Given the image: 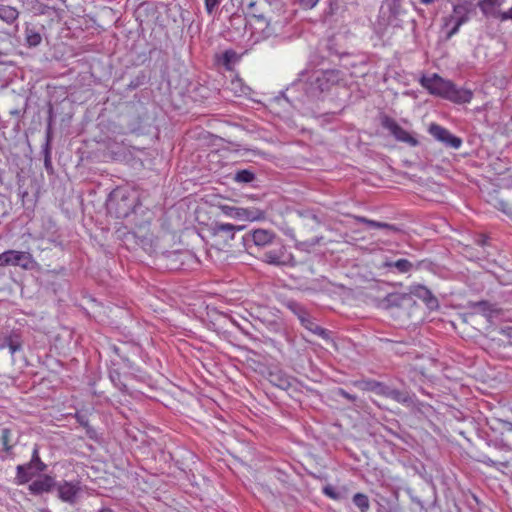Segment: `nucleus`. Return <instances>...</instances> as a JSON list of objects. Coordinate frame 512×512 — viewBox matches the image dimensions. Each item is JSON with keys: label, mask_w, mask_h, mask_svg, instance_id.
Here are the masks:
<instances>
[{"label": "nucleus", "mask_w": 512, "mask_h": 512, "mask_svg": "<svg viewBox=\"0 0 512 512\" xmlns=\"http://www.w3.org/2000/svg\"><path fill=\"white\" fill-rule=\"evenodd\" d=\"M344 79L345 74L339 69H318L309 73L302 72L293 86L301 89L308 101H317Z\"/></svg>", "instance_id": "obj_1"}, {"label": "nucleus", "mask_w": 512, "mask_h": 512, "mask_svg": "<svg viewBox=\"0 0 512 512\" xmlns=\"http://www.w3.org/2000/svg\"><path fill=\"white\" fill-rule=\"evenodd\" d=\"M419 83L429 94L457 105L470 103L474 95L471 89L460 87L437 73L423 75Z\"/></svg>", "instance_id": "obj_2"}, {"label": "nucleus", "mask_w": 512, "mask_h": 512, "mask_svg": "<svg viewBox=\"0 0 512 512\" xmlns=\"http://www.w3.org/2000/svg\"><path fill=\"white\" fill-rule=\"evenodd\" d=\"M138 198L125 187L113 189L105 202L107 212L118 219H124L134 212Z\"/></svg>", "instance_id": "obj_3"}, {"label": "nucleus", "mask_w": 512, "mask_h": 512, "mask_svg": "<svg viewBox=\"0 0 512 512\" xmlns=\"http://www.w3.org/2000/svg\"><path fill=\"white\" fill-rule=\"evenodd\" d=\"M24 11L32 13L33 18L45 15L50 22L61 23L65 16V10L60 6L64 0H18Z\"/></svg>", "instance_id": "obj_4"}, {"label": "nucleus", "mask_w": 512, "mask_h": 512, "mask_svg": "<svg viewBox=\"0 0 512 512\" xmlns=\"http://www.w3.org/2000/svg\"><path fill=\"white\" fill-rule=\"evenodd\" d=\"M487 444L489 447H494L501 453L494 455L493 457L487 454H481L479 461L487 466L506 470L507 473L512 474V450L509 445L504 443L503 440L498 439H490Z\"/></svg>", "instance_id": "obj_5"}, {"label": "nucleus", "mask_w": 512, "mask_h": 512, "mask_svg": "<svg viewBox=\"0 0 512 512\" xmlns=\"http://www.w3.org/2000/svg\"><path fill=\"white\" fill-rule=\"evenodd\" d=\"M260 259L262 262L276 267H295L297 261L280 238L270 246L268 250L263 251Z\"/></svg>", "instance_id": "obj_6"}, {"label": "nucleus", "mask_w": 512, "mask_h": 512, "mask_svg": "<svg viewBox=\"0 0 512 512\" xmlns=\"http://www.w3.org/2000/svg\"><path fill=\"white\" fill-rule=\"evenodd\" d=\"M432 263L428 260H421L414 265L407 259L385 257V259L379 264L378 269L382 271L383 275L389 274H407L414 269L429 268Z\"/></svg>", "instance_id": "obj_7"}, {"label": "nucleus", "mask_w": 512, "mask_h": 512, "mask_svg": "<svg viewBox=\"0 0 512 512\" xmlns=\"http://www.w3.org/2000/svg\"><path fill=\"white\" fill-rule=\"evenodd\" d=\"M279 237L270 229H252L242 237V243L246 250H261L270 247Z\"/></svg>", "instance_id": "obj_8"}, {"label": "nucleus", "mask_w": 512, "mask_h": 512, "mask_svg": "<svg viewBox=\"0 0 512 512\" xmlns=\"http://www.w3.org/2000/svg\"><path fill=\"white\" fill-rule=\"evenodd\" d=\"M478 7L487 18L512 20V0H480Z\"/></svg>", "instance_id": "obj_9"}, {"label": "nucleus", "mask_w": 512, "mask_h": 512, "mask_svg": "<svg viewBox=\"0 0 512 512\" xmlns=\"http://www.w3.org/2000/svg\"><path fill=\"white\" fill-rule=\"evenodd\" d=\"M36 264L32 254L27 251L7 250L0 253V267L19 266L24 270H32Z\"/></svg>", "instance_id": "obj_10"}, {"label": "nucleus", "mask_w": 512, "mask_h": 512, "mask_svg": "<svg viewBox=\"0 0 512 512\" xmlns=\"http://www.w3.org/2000/svg\"><path fill=\"white\" fill-rule=\"evenodd\" d=\"M221 212L231 218L246 220V221H260L264 220L266 213L264 210L255 207H237L232 205L223 204L219 206Z\"/></svg>", "instance_id": "obj_11"}, {"label": "nucleus", "mask_w": 512, "mask_h": 512, "mask_svg": "<svg viewBox=\"0 0 512 512\" xmlns=\"http://www.w3.org/2000/svg\"><path fill=\"white\" fill-rule=\"evenodd\" d=\"M27 485L28 493L34 497H42L55 492L57 479L51 474H40L34 477Z\"/></svg>", "instance_id": "obj_12"}, {"label": "nucleus", "mask_w": 512, "mask_h": 512, "mask_svg": "<svg viewBox=\"0 0 512 512\" xmlns=\"http://www.w3.org/2000/svg\"><path fill=\"white\" fill-rule=\"evenodd\" d=\"M43 38H47L46 27L44 24L32 18L30 21L25 22L23 31V45L27 48L38 47Z\"/></svg>", "instance_id": "obj_13"}, {"label": "nucleus", "mask_w": 512, "mask_h": 512, "mask_svg": "<svg viewBox=\"0 0 512 512\" xmlns=\"http://www.w3.org/2000/svg\"><path fill=\"white\" fill-rule=\"evenodd\" d=\"M381 125L384 129L388 130L390 134L399 142H403L410 147H416L419 145L418 139L402 128L395 119L388 115L381 117Z\"/></svg>", "instance_id": "obj_14"}, {"label": "nucleus", "mask_w": 512, "mask_h": 512, "mask_svg": "<svg viewBox=\"0 0 512 512\" xmlns=\"http://www.w3.org/2000/svg\"><path fill=\"white\" fill-rule=\"evenodd\" d=\"M382 13L386 17L387 25L401 28L407 12L402 6V0H383Z\"/></svg>", "instance_id": "obj_15"}, {"label": "nucleus", "mask_w": 512, "mask_h": 512, "mask_svg": "<svg viewBox=\"0 0 512 512\" xmlns=\"http://www.w3.org/2000/svg\"><path fill=\"white\" fill-rule=\"evenodd\" d=\"M55 491L57 492L59 500L69 505H75L82 492L81 482L79 480L57 481V488H55Z\"/></svg>", "instance_id": "obj_16"}, {"label": "nucleus", "mask_w": 512, "mask_h": 512, "mask_svg": "<svg viewBox=\"0 0 512 512\" xmlns=\"http://www.w3.org/2000/svg\"><path fill=\"white\" fill-rule=\"evenodd\" d=\"M40 460L41 458L39 454V446L35 444L30 461L16 466V475L13 480L14 484L17 486H22L29 483L35 477L33 467Z\"/></svg>", "instance_id": "obj_17"}, {"label": "nucleus", "mask_w": 512, "mask_h": 512, "mask_svg": "<svg viewBox=\"0 0 512 512\" xmlns=\"http://www.w3.org/2000/svg\"><path fill=\"white\" fill-rule=\"evenodd\" d=\"M428 133L445 147L459 149L463 142L460 137L452 134L448 129L437 123H431L428 126Z\"/></svg>", "instance_id": "obj_18"}, {"label": "nucleus", "mask_w": 512, "mask_h": 512, "mask_svg": "<svg viewBox=\"0 0 512 512\" xmlns=\"http://www.w3.org/2000/svg\"><path fill=\"white\" fill-rule=\"evenodd\" d=\"M410 294L422 300L429 310L434 311L439 309L438 299L426 286L421 284L412 285L410 287Z\"/></svg>", "instance_id": "obj_19"}, {"label": "nucleus", "mask_w": 512, "mask_h": 512, "mask_svg": "<svg viewBox=\"0 0 512 512\" xmlns=\"http://www.w3.org/2000/svg\"><path fill=\"white\" fill-rule=\"evenodd\" d=\"M245 228L243 225H233L230 223H222L216 221L212 223L210 232L213 236L226 237L227 240H233L237 231H241Z\"/></svg>", "instance_id": "obj_20"}, {"label": "nucleus", "mask_w": 512, "mask_h": 512, "mask_svg": "<svg viewBox=\"0 0 512 512\" xmlns=\"http://www.w3.org/2000/svg\"><path fill=\"white\" fill-rule=\"evenodd\" d=\"M467 308L473 313H479L488 319L499 313L496 304H492L487 300L468 301Z\"/></svg>", "instance_id": "obj_21"}, {"label": "nucleus", "mask_w": 512, "mask_h": 512, "mask_svg": "<svg viewBox=\"0 0 512 512\" xmlns=\"http://www.w3.org/2000/svg\"><path fill=\"white\" fill-rule=\"evenodd\" d=\"M352 385L359 390L366 392H374L379 396L385 393L386 384L370 378H362L352 381Z\"/></svg>", "instance_id": "obj_22"}, {"label": "nucleus", "mask_w": 512, "mask_h": 512, "mask_svg": "<svg viewBox=\"0 0 512 512\" xmlns=\"http://www.w3.org/2000/svg\"><path fill=\"white\" fill-rule=\"evenodd\" d=\"M399 493L396 490H392L389 496L378 495L377 504L379 506V512H400L398 505Z\"/></svg>", "instance_id": "obj_23"}, {"label": "nucleus", "mask_w": 512, "mask_h": 512, "mask_svg": "<svg viewBox=\"0 0 512 512\" xmlns=\"http://www.w3.org/2000/svg\"><path fill=\"white\" fill-rule=\"evenodd\" d=\"M414 395H411L406 390H399L386 385L383 397L390 398L398 403L411 405L414 403Z\"/></svg>", "instance_id": "obj_24"}, {"label": "nucleus", "mask_w": 512, "mask_h": 512, "mask_svg": "<svg viewBox=\"0 0 512 512\" xmlns=\"http://www.w3.org/2000/svg\"><path fill=\"white\" fill-rule=\"evenodd\" d=\"M11 435H12V431L10 428L5 427L1 430L0 441L3 446V449L0 453V459H2V460L13 459L15 456L14 451H13L14 445L10 443Z\"/></svg>", "instance_id": "obj_25"}, {"label": "nucleus", "mask_w": 512, "mask_h": 512, "mask_svg": "<svg viewBox=\"0 0 512 512\" xmlns=\"http://www.w3.org/2000/svg\"><path fill=\"white\" fill-rule=\"evenodd\" d=\"M6 347L9 348V351L12 356L16 352L21 351L23 347L21 336L16 332H12L9 335L5 336L2 342L0 343V349H4Z\"/></svg>", "instance_id": "obj_26"}, {"label": "nucleus", "mask_w": 512, "mask_h": 512, "mask_svg": "<svg viewBox=\"0 0 512 512\" xmlns=\"http://www.w3.org/2000/svg\"><path fill=\"white\" fill-rule=\"evenodd\" d=\"M268 380L274 386L288 390L292 386V378L286 375L283 371H270L268 374Z\"/></svg>", "instance_id": "obj_27"}, {"label": "nucleus", "mask_w": 512, "mask_h": 512, "mask_svg": "<svg viewBox=\"0 0 512 512\" xmlns=\"http://www.w3.org/2000/svg\"><path fill=\"white\" fill-rule=\"evenodd\" d=\"M300 323L305 329H307L308 331L312 332L313 334L319 336L320 338H322V339L330 338V332L327 329L319 326L315 322V319L311 316L310 313Z\"/></svg>", "instance_id": "obj_28"}, {"label": "nucleus", "mask_w": 512, "mask_h": 512, "mask_svg": "<svg viewBox=\"0 0 512 512\" xmlns=\"http://www.w3.org/2000/svg\"><path fill=\"white\" fill-rule=\"evenodd\" d=\"M284 307H286L291 313H293L298 320L301 322L305 317L309 315L307 308L300 302L294 299H285L282 301Z\"/></svg>", "instance_id": "obj_29"}, {"label": "nucleus", "mask_w": 512, "mask_h": 512, "mask_svg": "<svg viewBox=\"0 0 512 512\" xmlns=\"http://www.w3.org/2000/svg\"><path fill=\"white\" fill-rule=\"evenodd\" d=\"M405 299V295L399 293H388L383 299L379 301L378 306L383 309H390L393 307H400Z\"/></svg>", "instance_id": "obj_30"}, {"label": "nucleus", "mask_w": 512, "mask_h": 512, "mask_svg": "<svg viewBox=\"0 0 512 512\" xmlns=\"http://www.w3.org/2000/svg\"><path fill=\"white\" fill-rule=\"evenodd\" d=\"M345 9V5L341 0H328L327 7L323 11L325 20H331L333 17L339 15Z\"/></svg>", "instance_id": "obj_31"}, {"label": "nucleus", "mask_w": 512, "mask_h": 512, "mask_svg": "<svg viewBox=\"0 0 512 512\" xmlns=\"http://www.w3.org/2000/svg\"><path fill=\"white\" fill-rule=\"evenodd\" d=\"M74 418H75L76 422L85 429L86 435L89 439H91V440L98 439L97 431L89 424V419L86 414H83L81 412H76L74 414Z\"/></svg>", "instance_id": "obj_32"}, {"label": "nucleus", "mask_w": 512, "mask_h": 512, "mask_svg": "<svg viewBox=\"0 0 512 512\" xmlns=\"http://www.w3.org/2000/svg\"><path fill=\"white\" fill-rule=\"evenodd\" d=\"M322 493L330 499L342 501L347 498V488H336L331 484H327L322 488Z\"/></svg>", "instance_id": "obj_33"}, {"label": "nucleus", "mask_w": 512, "mask_h": 512, "mask_svg": "<svg viewBox=\"0 0 512 512\" xmlns=\"http://www.w3.org/2000/svg\"><path fill=\"white\" fill-rule=\"evenodd\" d=\"M355 219L359 223L366 224L367 227L370 229H387V230L394 231V232L399 230L396 226H394L392 224L385 223V222H379V221H375V220H370L363 216H356Z\"/></svg>", "instance_id": "obj_34"}, {"label": "nucleus", "mask_w": 512, "mask_h": 512, "mask_svg": "<svg viewBox=\"0 0 512 512\" xmlns=\"http://www.w3.org/2000/svg\"><path fill=\"white\" fill-rule=\"evenodd\" d=\"M239 60V56L233 49L225 50L220 57L218 62L223 65L227 70H231L232 66Z\"/></svg>", "instance_id": "obj_35"}, {"label": "nucleus", "mask_w": 512, "mask_h": 512, "mask_svg": "<svg viewBox=\"0 0 512 512\" xmlns=\"http://www.w3.org/2000/svg\"><path fill=\"white\" fill-rule=\"evenodd\" d=\"M19 17V11L12 6L9 5H1L0 7V19L6 22L7 24L14 23Z\"/></svg>", "instance_id": "obj_36"}, {"label": "nucleus", "mask_w": 512, "mask_h": 512, "mask_svg": "<svg viewBox=\"0 0 512 512\" xmlns=\"http://www.w3.org/2000/svg\"><path fill=\"white\" fill-rule=\"evenodd\" d=\"M468 21V17L455 18L454 16H449L445 19V26L451 28L447 32L446 39H450L453 35H455L462 24Z\"/></svg>", "instance_id": "obj_37"}, {"label": "nucleus", "mask_w": 512, "mask_h": 512, "mask_svg": "<svg viewBox=\"0 0 512 512\" xmlns=\"http://www.w3.org/2000/svg\"><path fill=\"white\" fill-rule=\"evenodd\" d=\"M126 346V344H123V346L112 345L110 349L122 360L127 369L136 370L134 362L130 360L127 352L125 351Z\"/></svg>", "instance_id": "obj_38"}, {"label": "nucleus", "mask_w": 512, "mask_h": 512, "mask_svg": "<svg viewBox=\"0 0 512 512\" xmlns=\"http://www.w3.org/2000/svg\"><path fill=\"white\" fill-rule=\"evenodd\" d=\"M182 253L179 251L170 252L165 255L164 260L166 261L165 267L169 270L181 269L183 261L180 260Z\"/></svg>", "instance_id": "obj_39"}, {"label": "nucleus", "mask_w": 512, "mask_h": 512, "mask_svg": "<svg viewBox=\"0 0 512 512\" xmlns=\"http://www.w3.org/2000/svg\"><path fill=\"white\" fill-rule=\"evenodd\" d=\"M256 179V174L251 169L237 170L233 176V180L240 184H249Z\"/></svg>", "instance_id": "obj_40"}, {"label": "nucleus", "mask_w": 512, "mask_h": 512, "mask_svg": "<svg viewBox=\"0 0 512 512\" xmlns=\"http://www.w3.org/2000/svg\"><path fill=\"white\" fill-rule=\"evenodd\" d=\"M108 376L113 385L118 388L121 392L127 393L128 387L127 385L122 381L121 373L118 369L110 367L108 370Z\"/></svg>", "instance_id": "obj_41"}, {"label": "nucleus", "mask_w": 512, "mask_h": 512, "mask_svg": "<svg viewBox=\"0 0 512 512\" xmlns=\"http://www.w3.org/2000/svg\"><path fill=\"white\" fill-rule=\"evenodd\" d=\"M51 143L52 141L45 140V143L42 146V153L44 155V167L47 173L50 175L54 173L51 159Z\"/></svg>", "instance_id": "obj_42"}, {"label": "nucleus", "mask_w": 512, "mask_h": 512, "mask_svg": "<svg viewBox=\"0 0 512 512\" xmlns=\"http://www.w3.org/2000/svg\"><path fill=\"white\" fill-rule=\"evenodd\" d=\"M352 502L361 512H367L370 508L369 498L364 493H356L352 498Z\"/></svg>", "instance_id": "obj_43"}, {"label": "nucleus", "mask_w": 512, "mask_h": 512, "mask_svg": "<svg viewBox=\"0 0 512 512\" xmlns=\"http://www.w3.org/2000/svg\"><path fill=\"white\" fill-rule=\"evenodd\" d=\"M54 109L53 105L49 103L48 105V118H47V126L45 131V140L52 141L53 140V122H54Z\"/></svg>", "instance_id": "obj_44"}, {"label": "nucleus", "mask_w": 512, "mask_h": 512, "mask_svg": "<svg viewBox=\"0 0 512 512\" xmlns=\"http://www.w3.org/2000/svg\"><path fill=\"white\" fill-rule=\"evenodd\" d=\"M147 82V75L144 71L139 72L127 85L129 91L136 90Z\"/></svg>", "instance_id": "obj_45"}, {"label": "nucleus", "mask_w": 512, "mask_h": 512, "mask_svg": "<svg viewBox=\"0 0 512 512\" xmlns=\"http://www.w3.org/2000/svg\"><path fill=\"white\" fill-rule=\"evenodd\" d=\"M322 237H314L309 241L297 242L295 244L296 249L300 251L309 252V249L313 246H316L320 243Z\"/></svg>", "instance_id": "obj_46"}, {"label": "nucleus", "mask_w": 512, "mask_h": 512, "mask_svg": "<svg viewBox=\"0 0 512 512\" xmlns=\"http://www.w3.org/2000/svg\"><path fill=\"white\" fill-rule=\"evenodd\" d=\"M335 394H336L337 396H340V397L345 398L346 400H348V401H349V402H351V403H355V402L357 401V399H358L357 395H355V394H351V393L347 392V391H346L345 389H343V388H337V389L335 390Z\"/></svg>", "instance_id": "obj_47"}, {"label": "nucleus", "mask_w": 512, "mask_h": 512, "mask_svg": "<svg viewBox=\"0 0 512 512\" xmlns=\"http://www.w3.org/2000/svg\"><path fill=\"white\" fill-rule=\"evenodd\" d=\"M221 0H204L205 10L208 15H213Z\"/></svg>", "instance_id": "obj_48"}, {"label": "nucleus", "mask_w": 512, "mask_h": 512, "mask_svg": "<svg viewBox=\"0 0 512 512\" xmlns=\"http://www.w3.org/2000/svg\"><path fill=\"white\" fill-rule=\"evenodd\" d=\"M327 49H328V52H329V56L335 55V56H338V57H343V56L347 55V53L340 52L337 49H335V47H334V40L333 39H329L328 44H327Z\"/></svg>", "instance_id": "obj_49"}, {"label": "nucleus", "mask_w": 512, "mask_h": 512, "mask_svg": "<svg viewBox=\"0 0 512 512\" xmlns=\"http://www.w3.org/2000/svg\"><path fill=\"white\" fill-rule=\"evenodd\" d=\"M455 18L468 17L466 7L463 5H454L453 15Z\"/></svg>", "instance_id": "obj_50"}, {"label": "nucleus", "mask_w": 512, "mask_h": 512, "mask_svg": "<svg viewBox=\"0 0 512 512\" xmlns=\"http://www.w3.org/2000/svg\"><path fill=\"white\" fill-rule=\"evenodd\" d=\"M499 333L507 340L508 344L512 346V326L500 328Z\"/></svg>", "instance_id": "obj_51"}, {"label": "nucleus", "mask_w": 512, "mask_h": 512, "mask_svg": "<svg viewBox=\"0 0 512 512\" xmlns=\"http://www.w3.org/2000/svg\"><path fill=\"white\" fill-rule=\"evenodd\" d=\"M47 468H48L47 464L44 463L42 460L37 462L35 464V466L33 467V472L35 473V477L40 474H46L45 472H46Z\"/></svg>", "instance_id": "obj_52"}, {"label": "nucleus", "mask_w": 512, "mask_h": 512, "mask_svg": "<svg viewBox=\"0 0 512 512\" xmlns=\"http://www.w3.org/2000/svg\"><path fill=\"white\" fill-rule=\"evenodd\" d=\"M320 0H298L299 5L303 9H313Z\"/></svg>", "instance_id": "obj_53"}, {"label": "nucleus", "mask_w": 512, "mask_h": 512, "mask_svg": "<svg viewBox=\"0 0 512 512\" xmlns=\"http://www.w3.org/2000/svg\"><path fill=\"white\" fill-rule=\"evenodd\" d=\"M254 18H256L258 21H263L266 23V25H269V20L266 19L264 14H252Z\"/></svg>", "instance_id": "obj_54"}, {"label": "nucleus", "mask_w": 512, "mask_h": 512, "mask_svg": "<svg viewBox=\"0 0 512 512\" xmlns=\"http://www.w3.org/2000/svg\"><path fill=\"white\" fill-rule=\"evenodd\" d=\"M307 217L311 218L312 220L316 221L317 223H321V220L319 219V217L313 212H307Z\"/></svg>", "instance_id": "obj_55"}, {"label": "nucleus", "mask_w": 512, "mask_h": 512, "mask_svg": "<svg viewBox=\"0 0 512 512\" xmlns=\"http://www.w3.org/2000/svg\"><path fill=\"white\" fill-rule=\"evenodd\" d=\"M265 1L270 6L277 5V6L282 7L281 0H265Z\"/></svg>", "instance_id": "obj_56"}, {"label": "nucleus", "mask_w": 512, "mask_h": 512, "mask_svg": "<svg viewBox=\"0 0 512 512\" xmlns=\"http://www.w3.org/2000/svg\"><path fill=\"white\" fill-rule=\"evenodd\" d=\"M10 114H11L12 116L17 117V118H21V117H22V113H21V111H20L19 109H13V110H11V111H10Z\"/></svg>", "instance_id": "obj_57"}, {"label": "nucleus", "mask_w": 512, "mask_h": 512, "mask_svg": "<svg viewBox=\"0 0 512 512\" xmlns=\"http://www.w3.org/2000/svg\"><path fill=\"white\" fill-rule=\"evenodd\" d=\"M487 239L484 237H481L479 240H477L478 244L481 246H484L486 244Z\"/></svg>", "instance_id": "obj_58"}, {"label": "nucleus", "mask_w": 512, "mask_h": 512, "mask_svg": "<svg viewBox=\"0 0 512 512\" xmlns=\"http://www.w3.org/2000/svg\"><path fill=\"white\" fill-rule=\"evenodd\" d=\"M98 512H115L110 508H101Z\"/></svg>", "instance_id": "obj_59"}, {"label": "nucleus", "mask_w": 512, "mask_h": 512, "mask_svg": "<svg viewBox=\"0 0 512 512\" xmlns=\"http://www.w3.org/2000/svg\"><path fill=\"white\" fill-rule=\"evenodd\" d=\"M240 18H241V17H240V15H238V14L234 13V14H232V16H231V21H233V20H235V19H240Z\"/></svg>", "instance_id": "obj_60"}, {"label": "nucleus", "mask_w": 512, "mask_h": 512, "mask_svg": "<svg viewBox=\"0 0 512 512\" xmlns=\"http://www.w3.org/2000/svg\"><path fill=\"white\" fill-rule=\"evenodd\" d=\"M255 5H256V3H255V2H250V3L248 4V8H249V9H253V8L255 7Z\"/></svg>", "instance_id": "obj_61"}, {"label": "nucleus", "mask_w": 512, "mask_h": 512, "mask_svg": "<svg viewBox=\"0 0 512 512\" xmlns=\"http://www.w3.org/2000/svg\"><path fill=\"white\" fill-rule=\"evenodd\" d=\"M415 9L417 10V12H418L419 14H421V15H422V13H423V10H422V9H418L417 7H415Z\"/></svg>", "instance_id": "obj_62"}, {"label": "nucleus", "mask_w": 512, "mask_h": 512, "mask_svg": "<svg viewBox=\"0 0 512 512\" xmlns=\"http://www.w3.org/2000/svg\"><path fill=\"white\" fill-rule=\"evenodd\" d=\"M111 364L115 366L117 363L115 361H111Z\"/></svg>", "instance_id": "obj_63"}]
</instances>
